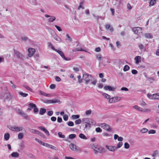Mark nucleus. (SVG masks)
Masks as SVG:
<instances>
[{
    "mask_svg": "<svg viewBox=\"0 0 159 159\" xmlns=\"http://www.w3.org/2000/svg\"><path fill=\"white\" fill-rule=\"evenodd\" d=\"M83 79L85 81V84H88L89 82H91V84L93 85H95L97 81L94 77L89 74L85 73L82 76Z\"/></svg>",
    "mask_w": 159,
    "mask_h": 159,
    "instance_id": "f257e3e1",
    "label": "nucleus"
},
{
    "mask_svg": "<svg viewBox=\"0 0 159 159\" xmlns=\"http://www.w3.org/2000/svg\"><path fill=\"white\" fill-rule=\"evenodd\" d=\"M69 146L70 149L74 152H81V150L79 147L76 146L72 143L70 144Z\"/></svg>",
    "mask_w": 159,
    "mask_h": 159,
    "instance_id": "f03ea898",
    "label": "nucleus"
},
{
    "mask_svg": "<svg viewBox=\"0 0 159 159\" xmlns=\"http://www.w3.org/2000/svg\"><path fill=\"white\" fill-rule=\"evenodd\" d=\"M11 130L13 131H16L17 132H19L20 131H21L22 130L24 129V133H26V131L24 129V128L23 127H16L15 126H10L8 127Z\"/></svg>",
    "mask_w": 159,
    "mask_h": 159,
    "instance_id": "7ed1b4c3",
    "label": "nucleus"
},
{
    "mask_svg": "<svg viewBox=\"0 0 159 159\" xmlns=\"http://www.w3.org/2000/svg\"><path fill=\"white\" fill-rule=\"evenodd\" d=\"M90 146L91 148L93 149L94 153L96 154L98 152L101 153V151H99V148L98 146L96 144H91Z\"/></svg>",
    "mask_w": 159,
    "mask_h": 159,
    "instance_id": "20e7f679",
    "label": "nucleus"
},
{
    "mask_svg": "<svg viewBox=\"0 0 159 159\" xmlns=\"http://www.w3.org/2000/svg\"><path fill=\"white\" fill-rule=\"evenodd\" d=\"M14 54L17 59H20L21 60H23L24 56L21 53L15 50H14Z\"/></svg>",
    "mask_w": 159,
    "mask_h": 159,
    "instance_id": "39448f33",
    "label": "nucleus"
},
{
    "mask_svg": "<svg viewBox=\"0 0 159 159\" xmlns=\"http://www.w3.org/2000/svg\"><path fill=\"white\" fill-rule=\"evenodd\" d=\"M100 126L107 131L110 132H112V129L110 128L109 125L106 123L102 124Z\"/></svg>",
    "mask_w": 159,
    "mask_h": 159,
    "instance_id": "423d86ee",
    "label": "nucleus"
},
{
    "mask_svg": "<svg viewBox=\"0 0 159 159\" xmlns=\"http://www.w3.org/2000/svg\"><path fill=\"white\" fill-rule=\"evenodd\" d=\"M54 51L58 53L61 57L64 60L66 61H69L70 60V58H66L65 57L64 53L61 51L57 49H56Z\"/></svg>",
    "mask_w": 159,
    "mask_h": 159,
    "instance_id": "0eeeda50",
    "label": "nucleus"
},
{
    "mask_svg": "<svg viewBox=\"0 0 159 159\" xmlns=\"http://www.w3.org/2000/svg\"><path fill=\"white\" fill-rule=\"evenodd\" d=\"M17 112L18 114L23 117L26 120L29 119L28 116L24 111L20 109H18L17 111Z\"/></svg>",
    "mask_w": 159,
    "mask_h": 159,
    "instance_id": "6e6552de",
    "label": "nucleus"
},
{
    "mask_svg": "<svg viewBox=\"0 0 159 159\" xmlns=\"http://www.w3.org/2000/svg\"><path fill=\"white\" fill-rule=\"evenodd\" d=\"M133 31L135 34H138L142 33V29L139 27H136L133 28Z\"/></svg>",
    "mask_w": 159,
    "mask_h": 159,
    "instance_id": "1a4fd4ad",
    "label": "nucleus"
},
{
    "mask_svg": "<svg viewBox=\"0 0 159 159\" xmlns=\"http://www.w3.org/2000/svg\"><path fill=\"white\" fill-rule=\"evenodd\" d=\"M29 52L28 56L29 57H32L35 52V50L34 49L30 48L28 49Z\"/></svg>",
    "mask_w": 159,
    "mask_h": 159,
    "instance_id": "9d476101",
    "label": "nucleus"
},
{
    "mask_svg": "<svg viewBox=\"0 0 159 159\" xmlns=\"http://www.w3.org/2000/svg\"><path fill=\"white\" fill-rule=\"evenodd\" d=\"M4 97L6 98V100L9 101L13 98V96L10 93H6Z\"/></svg>",
    "mask_w": 159,
    "mask_h": 159,
    "instance_id": "9b49d317",
    "label": "nucleus"
},
{
    "mask_svg": "<svg viewBox=\"0 0 159 159\" xmlns=\"http://www.w3.org/2000/svg\"><path fill=\"white\" fill-rule=\"evenodd\" d=\"M104 89L106 90H108L110 91H114L116 89L115 87H111L110 86H105Z\"/></svg>",
    "mask_w": 159,
    "mask_h": 159,
    "instance_id": "f8f14e48",
    "label": "nucleus"
},
{
    "mask_svg": "<svg viewBox=\"0 0 159 159\" xmlns=\"http://www.w3.org/2000/svg\"><path fill=\"white\" fill-rule=\"evenodd\" d=\"M107 149L110 151L111 152H114L115 150H117L116 147L114 146H107Z\"/></svg>",
    "mask_w": 159,
    "mask_h": 159,
    "instance_id": "ddd939ff",
    "label": "nucleus"
},
{
    "mask_svg": "<svg viewBox=\"0 0 159 159\" xmlns=\"http://www.w3.org/2000/svg\"><path fill=\"white\" fill-rule=\"evenodd\" d=\"M105 28L107 30H109L111 32L114 30L113 27L109 24L106 25Z\"/></svg>",
    "mask_w": 159,
    "mask_h": 159,
    "instance_id": "4468645a",
    "label": "nucleus"
},
{
    "mask_svg": "<svg viewBox=\"0 0 159 159\" xmlns=\"http://www.w3.org/2000/svg\"><path fill=\"white\" fill-rule=\"evenodd\" d=\"M53 38L56 40L57 41H58L60 43L61 42V39L58 36H57V35L55 34L53 35Z\"/></svg>",
    "mask_w": 159,
    "mask_h": 159,
    "instance_id": "2eb2a0df",
    "label": "nucleus"
},
{
    "mask_svg": "<svg viewBox=\"0 0 159 159\" xmlns=\"http://www.w3.org/2000/svg\"><path fill=\"white\" fill-rule=\"evenodd\" d=\"M134 59L136 60V64H138L141 61V57L140 56H137L135 57Z\"/></svg>",
    "mask_w": 159,
    "mask_h": 159,
    "instance_id": "dca6fc26",
    "label": "nucleus"
},
{
    "mask_svg": "<svg viewBox=\"0 0 159 159\" xmlns=\"http://www.w3.org/2000/svg\"><path fill=\"white\" fill-rule=\"evenodd\" d=\"M133 108L138 111H143V109L142 108L138 107L137 105H135L133 107Z\"/></svg>",
    "mask_w": 159,
    "mask_h": 159,
    "instance_id": "f3484780",
    "label": "nucleus"
},
{
    "mask_svg": "<svg viewBox=\"0 0 159 159\" xmlns=\"http://www.w3.org/2000/svg\"><path fill=\"white\" fill-rule=\"evenodd\" d=\"M46 112V110L45 109L41 108L40 110L39 114L41 115H43Z\"/></svg>",
    "mask_w": 159,
    "mask_h": 159,
    "instance_id": "a211bd4d",
    "label": "nucleus"
},
{
    "mask_svg": "<svg viewBox=\"0 0 159 159\" xmlns=\"http://www.w3.org/2000/svg\"><path fill=\"white\" fill-rule=\"evenodd\" d=\"M102 135L103 136H107L109 138H111L112 137V134H108L107 133H104L102 134Z\"/></svg>",
    "mask_w": 159,
    "mask_h": 159,
    "instance_id": "6ab92c4d",
    "label": "nucleus"
},
{
    "mask_svg": "<svg viewBox=\"0 0 159 159\" xmlns=\"http://www.w3.org/2000/svg\"><path fill=\"white\" fill-rule=\"evenodd\" d=\"M145 36L147 38L152 39L153 38L152 35L150 33H146L145 34Z\"/></svg>",
    "mask_w": 159,
    "mask_h": 159,
    "instance_id": "aec40b11",
    "label": "nucleus"
},
{
    "mask_svg": "<svg viewBox=\"0 0 159 159\" xmlns=\"http://www.w3.org/2000/svg\"><path fill=\"white\" fill-rule=\"evenodd\" d=\"M30 131V132H32L33 133L35 134H38L39 131L37 130L34 129H29Z\"/></svg>",
    "mask_w": 159,
    "mask_h": 159,
    "instance_id": "412c9836",
    "label": "nucleus"
},
{
    "mask_svg": "<svg viewBox=\"0 0 159 159\" xmlns=\"http://www.w3.org/2000/svg\"><path fill=\"white\" fill-rule=\"evenodd\" d=\"M79 137L81 139H87L86 136L83 134L81 133L79 135Z\"/></svg>",
    "mask_w": 159,
    "mask_h": 159,
    "instance_id": "4be33fe9",
    "label": "nucleus"
},
{
    "mask_svg": "<svg viewBox=\"0 0 159 159\" xmlns=\"http://www.w3.org/2000/svg\"><path fill=\"white\" fill-rule=\"evenodd\" d=\"M19 154L17 152H13L11 154L12 157H17L19 156Z\"/></svg>",
    "mask_w": 159,
    "mask_h": 159,
    "instance_id": "5701e85b",
    "label": "nucleus"
},
{
    "mask_svg": "<svg viewBox=\"0 0 159 159\" xmlns=\"http://www.w3.org/2000/svg\"><path fill=\"white\" fill-rule=\"evenodd\" d=\"M83 51L86 52V51L83 50L82 48H76L73 50V52L76 51Z\"/></svg>",
    "mask_w": 159,
    "mask_h": 159,
    "instance_id": "b1692460",
    "label": "nucleus"
},
{
    "mask_svg": "<svg viewBox=\"0 0 159 159\" xmlns=\"http://www.w3.org/2000/svg\"><path fill=\"white\" fill-rule=\"evenodd\" d=\"M102 93V95L104 96L105 98L107 99H109L111 97L110 96L107 94L104 93Z\"/></svg>",
    "mask_w": 159,
    "mask_h": 159,
    "instance_id": "393cba45",
    "label": "nucleus"
},
{
    "mask_svg": "<svg viewBox=\"0 0 159 159\" xmlns=\"http://www.w3.org/2000/svg\"><path fill=\"white\" fill-rule=\"evenodd\" d=\"M154 99L159 100V93L153 94Z\"/></svg>",
    "mask_w": 159,
    "mask_h": 159,
    "instance_id": "a878e982",
    "label": "nucleus"
},
{
    "mask_svg": "<svg viewBox=\"0 0 159 159\" xmlns=\"http://www.w3.org/2000/svg\"><path fill=\"white\" fill-rule=\"evenodd\" d=\"M9 134L8 133H6L4 134V138L6 140H7L9 139Z\"/></svg>",
    "mask_w": 159,
    "mask_h": 159,
    "instance_id": "bb28decb",
    "label": "nucleus"
},
{
    "mask_svg": "<svg viewBox=\"0 0 159 159\" xmlns=\"http://www.w3.org/2000/svg\"><path fill=\"white\" fill-rule=\"evenodd\" d=\"M66 36L67 37V39H66V40L68 42H70L71 41V39L69 35L68 34H66Z\"/></svg>",
    "mask_w": 159,
    "mask_h": 159,
    "instance_id": "cd10ccee",
    "label": "nucleus"
},
{
    "mask_svg": "<svg viewBox=\"0 0 159 159\" xmlns=\"http://www.w3.org/2000/svg\"><path fill=\"white\" fill-rule=\"evenodd\" d=\"M40 94L41 95H43L44 96H47V97H50V95L49 94H46L45 93L42 91H39Z\"/></svg>",
    "mask_w": 159,
    "mask_h": 159,
    "instance_id": "c85d7f7f",
    "label": "nucleus"
},
{
    "mask_svg": "<svg viewBox=\"0 0 159 159\" xmlns=\"http://www.w3.org/2000/svg\"><path fill=\"white\" fill-rule=\"evenodd\" d=\"M140 131L142 133H144L147 132L148 131V129L146 128H143L141 129Z\"/></svg>",
    "mask_w": 159,
    "mask_h": 159,
    "instance_id": "c756f323",
    "label": "nucleus"
},
{
    "mask_svg": "<svg viewBox=\"0 0 159 159\" xmlns=\"http://www.w3.org/2000/svg\"><path fill=\"white\" fill-rule=\"evenodd\" d=\"M156 0H151L149 2V6H152L156 3Z\"/></svg>",
    "mask_w": 159,
    "mask_h": 159,
    "instance_id": "7c9ffc66",
    "label": "nucleus"
},
{
    "mask_svg": "<svg viewBox=\"0 0 159 159\" xmlns=\"http://www.w3.org/2000/svg\"><path fill=\"white\" fill-rule=\"evenodd\" d=\"M96 58L100 61L102 58L101 55L100 54H97Z\"/></svg>",
    "mask_w": 159,
    "mask_h": 159,
    "instance_id": "2f4dec72",
    "label": "nucleus"
},
{
    "mask_svg": "<svg viewBox=\"0 0 159 159\" xmlns=\"http://www.w3.org/2000/svg\"><path fill=\"white\" fill-rule=\"evenodd\" d=\"M90 119L88 118H84L83 119V120L85 122H86L88 124H91V123L89 121Z\"/></svg>",
    "mask_w": 159,
    "mask_h": 159,
    "instance_id": "473e14b6",
    "label": "nucleus"
},
{
    "mask_svg": "<svg viewBox=\"0 0 159 159\" xmlns=\"http://www.w3.org/2000/svg\"><path fill=\"white\" fill-rule=\"evenodd\" d=\"M59 137L60 138H65V135L62 134L61 132H59L58 133Z\"/></svg>",
    "mask_w": 159,
    "mask_h": 159,
    "instance_id": "72a5a7b5",
    "label": "nucleus"
},
{
    "mask_svg": "<svg viewBox=\"0 0 159 159\" xmlns=\"http://www.w3.org/2000/svg\"><path fill=\"white\" fill-rule=\"evenodd\" d=\"M28 39V38L26 36H22L21 37V41H26Z\"/></svg>",
    "mask_w": 159,
    "mask_h": 159,
    "instance_id": "f704fd0d",
    "label": "nucleus"
},
{
    "mask_svg": "<svg viewBox=\"0 0 159 159\" xmlns=\"http://www.w3.org/2000/svg\"><path fill=\"white\" fill-rule=\"evenodd\" d=\"M28 106L29 107L31 108H34L35 107H36V105L34 104L33 103H30L29 104Z\"/></svg>",
    "mask_w": 159,
    "mask_h": 159,
    "instance_id": "c9c22d12",
    "label": "nucleus"
},
{
    "mask_svg": "<svg viewBox=\"0 0 159 159\" xmlns=\"http://www.w3.org/2000/svg\"><path fill=\"white\" fill-rule=\"evenodd\" d=\"M129 66L128 65H125L124 66V68H123V70L124 71H127L129 70Z\"/></svg>",
    "mask_w": 159,
    "mask_h": 159,
    "instance_id": "e433bc0d",
    "label": "nucleus"
},
{
    "mask_svg": "<svg viewBox=\"0 0 159 159\" xmlns=\"http://www.w3.org/2000/svg\"><path fill=\"white\" fill-rule=\"evenodd\" d=\"M76 136V135L75 134H70L69 136V138L70 139H73L75 138Z\"/></svg>",
    "mask_w": 159,
    "mask_h": 159,
    "instance_id": "4c0bfd02",
    "label": "nucleus"
},
{
    "mask_svg": "<svg viewBox=\"0 0 159 159\" xmlns=\"http://www.w3.org/2000/svg\"><path fill=\"white\" fill-rule=\"evenodd\" d=\"M109 102L110 103L115 102L116 100H114V97H113L109 99Z\"/></svg>",
    "mask_w": 159,
    "mask_h": 159,
    "instance_id": "58836bf2",
    "label": "nucleus"
},
{
    "mask_svg": "<svg viewBox=\"0 0 159 159\" xmlns=\"http://www.w3.org/2000/svg\"><path fill=\"white\" fill-rule=\"evenodd\" d=\"M48 46L51 47V49L52 50L54 51L56 49L52 46V45L51 43L49 42V43H48Z\"/></svg>",
    "mask_w": 159,
    "mask_h": 159,
    "instance_id": "ea45409f",
    "label": "nucleus"
},
{
    "mask_svg": "<svg viewBox=\"0 0 159 159\" xmlns=\"http://www.w3.org/2000/svg\"><path fill=\"white\" fill-rule=\"evenodd\" d=\"M24 87L25 88L27 89L30 91H31L33 93L34 92V91H33V90L29 87L27 86L26 85H24Z\"/></svg>",
    "mask_w": 159,
    "mask_h": 159,
    "instance_id": "a19ab883",
    "label": "nucleus"
},
{
    "mask_svg": "<svg viewBox=\"0 0 159 159\" xmlns=\"http://www.w3.org/2000/svg\"><path fill=\"white\" fill-rule=\"evenodd\" d=\"M147 96L148 98H149L151 99H154V96L153 94L151 95L149 93H148L147 94Z\"/></svg>",
    "mask_w": 159,
    "mask_h": 159,
    "instance_id": "79ce46f5",
    "label": "nucleus"
},
{
    "mask_svg": "<svg viewBox=\"0 0 159 159\" xmlns=\"http://www.w3.org/2000/svg\"><path fill=\"white\" fill-rule=\"evenodd\" d=\"M27 156L29 157L33 158L35 159L36 158L35 157L34 155L33 154L31 153H28L27 155Z\"/></svg>",
    "mask_w": 159,
    "mask_h": 159,
    "instance_id": "37998d69",
    "label": "nucleus"
},
{
    "mask_svg": "<svg viewBox=\"0 0 159 159\" xmlns=\"http://www.w3.org/2000/svg\"><path fill=\"white\" fill-rule=\"evenodd\" d=\"M72 117L73 119H78L80 117L79 115H73L72 116Z\"/></svg>",
    "mask_w": 159,
    "mask_h": 159,
    "instance_id": "c03bdc74",
    "label": "nucleus"
},
{
    "mask_svg": "<svg viewBox=\"0 0 159 159\" xmlns=\"http://www.w3.org/2000/svg\"><path fill=\"white\" fill-rule=\"evenodd\" d=\"M56 19V17L54 16H51L49 19V21L50 22H53Z\"/></svg>",
    "mask_w": 159,
    "mask_h": 159,
    "instance_id": "a18cd8bd",
    "label": "nucleus"
},
{
    "mask_svg": "<svg viewBox=\"0 0 159 159\" xmlns=\"http://www.w3.org/2000/svg\"><path fill=\"white\" fill-rule=\"evenodd\" d=\"M19 93L20 95L23 97H26L28 95L27 94L23 93L22 92H20Z\"/></svg>",
    "mask_w": 159,
    "mask_h": 159,
    "instance_id": "49530a36",
    "label": "nucleus"
},
{
    "mask_svg": "<svg viewBox=\"0 0 159 159\" xmlns=\"http://www.w3.org/2000/svg\"><path fill=\"white\" fill-rule=\"evenodd\" d=\"M23 137V134L21 133H20L18 135V138L19 139H21Z\"/></svg>",
    "mask_w": 159,
    "mask_h": 159,
    "instance_id": "de8ad7c7",
    "label": "nucleus"
},
{
    "mask_svg": "<svg viewBox=\"0 0 159 159\" xmlns=\"http://www.w3.org/2000/svg\"><path fill=\"white\" fill-rule=\"evenodd\" d=\"M38 134L39 135H40L41 137H42V138H44V139H47V138L46 137H45V136L42 133L39 132Z\"/></svg>",
    "mask_w": 159,
    "mask_h": 159,
    "instance_id": "09e8293b",
    "label": "nucleus"
},
{
    "mask_svg": "<svg viewBox=\"0 0 159 159\" xmlns=\"http://www.w3.org/2000/svg\"><path fill=\"white\" fill-rule=\"evenodd\" d=\"M92 113V111L90 109L87 110L85 111V114L87 115H89Z\"/></svg>",
    "mask_w": 159,
    "mask_h": 159,
    "instance_id": "8fccbe9b",
    "label": "nucleus"
},
{
    "mask_svg": "<svg viewBox=\"0 0 159 159\" xmlns=\"http://www.w3.org/2000/svg\"><path fill=\"white\" fill-rule=\"evenodd\" d=\"M81 122V120L80 119H78L76 120L75 121V123L76 125H78L80 124Z\"/></svg>",
    "mask_w": 159,
    "mask_h": 159,
    "instance_id": "3c124183",
    "label": "nucleus"
},
{
    "mask_svg": "<svg viewBox=\"0 0 159 159\" xmlns=\"http://www.w3.org/2000/svg\"><path fill=\"white\" fill-rule=\"evenodd\" d=\"M50 148H51L52 149L55 150L56 151H58V148H56L54 146H53V145H50V147H49Z\"/></svg>",
    "mask_w": 159,
    "mask_h": 159,
    "instance_id": "603ef678",
    "label": "nucleus"
},
{
    "mask_svg": "<svg viewBox=\"0 0 159 159\" xmlns=\"http://www.w3.org/2000/svg\"><path fill=\"white\" fill-rule=\"evenodd\" d=\"M156 133V131L154 130L151 129L149 130L148 132L149 134H154Z\"/></svg>",
    "mask_w": 159,
    "mask_h": 159,
    "instance_id": "864d4df0",
    "label": "nucleus"
},
{
    "mask_svg": "<svg viewBox=\"0 0 159 159\" xmlns=\"http://www.w3.org/2000/svg\"><path fill=\"white\" fill-rule=\"evenodd\" d=\"M125 148L126 149H128L129 148L130 146L128 143H125L124 144Z\"/></svg>",
    "mask_w": 159,
    "mask_h": 159,
    "instance_id": "5fc2aeb1",
    "label": "nucleus"
},
{
    "mask_svg": "<svg viewBox=\"0 0 159 159\" xmlns=\"http://www.w3.org/2000/svg\"><path fill=\"white\" fill-rule=\"evenodd\" d=\"M81 77V76L80 75H78L77 76V78L78 79V82L79 83H81L82 82V79H80Z\"/></svg>",
    "mask_w": 159,
    "mask_h": 159,
    "instance_id": "6e6d98bb",
    "label": "nucleus"
},
{
    "mask_svg": "<svg viewBox=\"0 0 159 159\" xmlns=\"http://www.w3.org/2000/svg\"><path fill=\"white\" fill-rule=\"evenodd\" d=\"M122 145V142H119L117 144V148H120Z\"/></svg>",
    "mask_w": 159,
    "mask_h": 159,
    "instance_id": "4d7b16f0",
    "label": "nucleus"
},
{
    "mask_svg": "<svg viewBox=\"0 0 159 159\" xmlns=\"http://www.w3.org/2000/svg\"><path fill=\"white\" fill-rule=\"evenodd\" d=\"M44 102L46 103H52V100H46L44 101Z\"/></svg>",
    "mask_w": 159,
    "mask_h": 159,
    "instance_id": "13d9d810",
    "label": "nucleus"
},
{
    "mask_svg": "<svg viewBox=\"0 0 159 159\" xmlns=\"http://www.w3.org/2000/svg\"><path fill=\"white\" fill-rule=\"evenodd\" d=\"M60 101L57 99H54L52 100V103H55L57 102H58Z\"/></svg>",
    "mask_w": 159,
    "mask_h": 159,
    "instance_id": "bf43d9fd",
    "label": "nucleus"
},
{
    "mask_svg": "<svg viewBox=\"0 0 159 159\" xmlns=\"http://www.w3.org/2000/svg\"><path fill=\"white\" fill-rule=\"evenodd\" d=\"M96 131L97 132H101L102 131V130L99 127H98L96 129Z\"/></svg>",
    "mask_w": 159,
    "mask_h": 159,
    "instance_id": "052dcab7",
    "label": "nucleus"
},
{
    "mask_svg": "<svg viewBox=\"0 0 159 159\" xmlns=\"http://www.w3.org/2000/svg\"><path fill=\"white\" fill-rule=\"evenodd\" d=\"M74 123L72 121H69L68 123V125L69 126H72L74 125Z\"/></svg>",
    "mask_w": 159,
    "mask_h": 159,
    "instance_id": "680f3d73",
    "label": "nucleus"
},
{
    "mask_svg": "<svg viewBox=\"0 0 159 159\" xmlns=\"http://www.w3.org/2000/svg\"><path fill=\"white\" fill-rule=\"evenodd\" d=\"M55 26L57 29L58 30V31H62V30L60 27L57 25H55Z\"/></svg>",
    "mask_w": 159,
    "mask_h": 159,
    "instance_id": "e2e57ef3",
    "label": "nucleus"
},
{
    "mask_svg": "<svg viewBox=\"0 0 159 159\" xmlns=\"http://www.w3.org/2000/svg\"><path fill=\"white\" fill-rule=\"evenodd\" d=\"M56 85L54 84H51L50 86V88L51 89H53L55 88Z\"/></svg>",
    "mask_w": 159,
    "mask_h": 159,
    "instance_id": "0e129e2a",
    "label": "nucleus"
},
{
    "mask_svg": "<svg viewBox=\"0 0 159 159\" xmlns=\"http://www.w3.org/2000/svg\"><path fill=\"white\" fill-rule=\"evenodd\" d=\"M139 47L141 50H142L144 48L143 45L142 44H140L139 45Z\"/></svg>",
    "mask_w": 159,
    "mask_h": 159,
    "instance_id": "69168bd1",
    "label": "nucleus"
},
{
    "mask_svg": "<svg viewBox=\"0 0 159 159\" xmlns=\"http://www.w3.org/2000/svg\"><path fill=\"white\" fill-rule=\"evenodd\" d=\"M53 114V112L52 111H49L48 112V115L50 116H52Z\"/></svg>",
    "mask_w": 159,
    "mask_h": 159,
    "instance_id": "338daca9",
    "label": "nucleus"
},
{
    "mask_svg": "<svg viewBox=\"0 0 159 159\" xmlns=\"http://www.w3.org/2000/svg\"><path fill=\"white\" fill-rule=\"evenodd\" d=\"M131 72L133 74L135 75L138 73V71L135 70H133L131 71Z\"/></svg>",
    "mask_w": 159,
    "mask_h": 159,
    "instance_id": "774afa93",
    "label": "nucleus"
}]
</instances>
